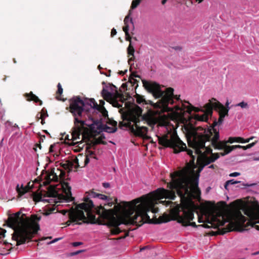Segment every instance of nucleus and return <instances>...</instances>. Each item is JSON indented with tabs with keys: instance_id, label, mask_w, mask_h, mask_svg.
Returning a JSON list of instances; mask_svg holds the SVG:
<instances>
[{
	"instance_id": "obj_52",
	"label": "nucleus",
	"mask_w": 259,
	"mask_h": 259,
	"mask_svg": "<svg viewBox=\"0 0 259 259\" xmlns=\"http://www.w3.org/2000/svg\"><path fill=\"white\" fill-rule=\"evenodd\" d=\"M240 175V173L238 172H233V173H231L229 175V176L230 177H237V176H239Z\"/></svg>"
},
{
	"instance_id": "obj_30",
	"label": "nucleus",
	"mask_w": 259,
	"mask_h": 259,
	"mask_svg": "<svg viewBox=\"0 0 259 259\" xmlns=\"http://www.w3.org/2000/svg\"><path fill=\"white\" fill-rule=\"evenodd\" d=\"M74 163H75L76 164V165L75 166L76 168L80 167L78 162V159L76 158L74 159V162L68 160V169L71 170L73 168L74 166Z\"/></svg>"
},
{
	"instance_id": "obj_53",
	"label": "nucleus",
	"mask_w": 259,
	"mask_h": 259,
	"mask_svg": "<svg viewBox=\"0 0 259 259\" xmlns=\"http://www.w3.org/2000/svg\"><path fill=\"white\" fill-rule=\"evenodd\" d=\"M82 244V242H74L72 243L73 246L76 247Z\"/></svg>"
},
{
	"instance_id": "obj_55",
	"label": "nucleus",
	"mask_w": 259,
	"mask_h": 259,
	"mask_svg": "<svg viewBox=\"0 0 259 259\" xmlns=\"http://www.w3.org/2000/svg\"><path fill=\"white\" fill-rule=\"evenodd\" d=\"M256 142H257V141H255V142H253L252 143L249 144L247 145H246V146L247 149L252 147L255 144V143Z\"/></svg>"
},
{
	"instance_id": "obj_11",
	"label": "nucleus",
	"mask_w": 259,
	"mask_h": 259,
	"mask_svg": "<svg viewBox=\"0 0 259 259\" xmlns=\"http://www.w3.org/2000/svg\"><path fill=\"white\" fill-rule=\"evenodd\" d=\"M183 213L180 214V207H176L172 208L170 211V214L172 216L173 220H177L179 223L182 224L183 226H192L196 227L197 226L195 222H190L194 219V211L191 206L189 204H186L182 208Z\"/></svg>"
},
{
	"instance_id": "obj_43",
	"label": "nucleus",
	"mask_w": 259,
	"mask_h": 259,
	"mask_svg": "<svg viewBox=\"0 0 259 259\" xmlns=\"http://www.w3.org/2000/svg\"><path fill=\"white\" fill-rule=\"evenodd\" d=\"M61 165L64 169H68V166H68V160L66 161L65 163H61Z\"/></svg>"
},
{
	"instance_id": "obj_62",
	"label": "nucleus",
	"mask_w": 259,
	"mask_h": 259,
	"mask_svg": "<svg viewBox=\"0 0 259 259\" xmlns=\"http://www.w3.org/2000/svg\"><path fill=\"white\" fill-rule=\"evenodd\" d=\"M41 114H44V118H45V117L46 116H48V114L47 113V111H46V112H44V110H42L41 112Z\"/></svg>"
},
{
	"instance_id": "obj_36",
	"label": "nucleus",
	"mask_w": 259,
	"mask_h": 259,
	"mask_svg": "<svg viewBox=\"0 0 259 259\" xmlns=\"http://www.w3.org/2000/svg\"><path fill=\"white\" fill-rule=\"evenodd\" d=\"M128 63L130 65H131V67L134 64V63H132V62H133L135 60V55L133 56H131L130 57H128ZM130 71H132V68H130Z\"/></svg>"
},
{
	"instance_id": "obj_6",
	"label": "nucleus",
	"mask_w": 259,
	"mask_h": 259,
	"mask_svg": "<svg viewBox=\"0 0 259 259\" xmlns=\"http://www.w3.org/2000/svg\"><path fill=\"white\" fill-rule=\"evenodd\" d=\"M142 109L136 105L130 109L124 115L123 120H126V122L123 121L119 122V126L129 128V130L135 136L145 138L147 133L148 128L147 127L140 125V122L143 121L144 124L151 125L152 122V116L149 113L142 115Z\"/></svg>"
},
{
	"instance_id": "obj_38",
	"label": "nucleus",
	"mask_w": 259,
	"mask_h": 259,
	"mask_svg": "<svg viewBox=\"0 0 259 259\" xmlns=\"http://www.w3.org/2000/svg\"><path fill=\"white\" fill-rule=\"evenodd\" d=\"M224 151L223 152L219 153L220 154V156L221 155L222 156H224L231 152V150L228 147H227V149L224 150Z\"/></svg>"
},
{
	"instance_id": "obj_21",
	"label": "nucleus",
	"mask_w": 259,
	"mask_h": 259,
	"mask_svg": "<svg viewBox=\"0 0 259 259\" xmlns=\"http://www.w3.org/2000/svg\"><path fill=\"white\" fill-rule=\"evenodd\" d=\"M30 183L29 182L28 184V185L25 187H24L23 185H22L20 187H19V184L17 185L16 189L18 194V197H22L24 194H25L30 189L29 185Z\"/></svg>"
},
{
	"instance_id": "obj_1",
	"label": "nucleus",
	"mask_w": 259,
	"mask_h": 259,
	"mask_svg": "<svg viewBox=\"0 0 259 259\" xmlns=\"http://www.w3.org/2000/svg\"><path fill=\"white\" fill-rule=\"evenodd\" d=\"M186 171H178L170 173L171 181L169 183H167L165 180H163L165 183H167V187L169 190L163 188H158L146 195H143L130 202L123 201L118 203L117 198L108 197L105 195L95 192L94 189L87 192L85 193L87 195L84 197L89 198L90 200H91V198H98L106 201V203L100 204L97 207L94 204V206L91 210V213L94 215H95L94 213L97 214V210L100 206L107 210L116 209V206L118 205L121 207L126 205L124 202L129 204L127 208L130 209V206H131V208L134 210V212L139 211V212L145 213V212L151 211L156 213L158 211V208L155 206V204L162 203L166 206L169 205L172 203L171 201H162L161 199L165 198L174 200L176 197V192L182 201L186 202H192L191 200L193 196L192 191L200 195V190L198 186L197 180H193L191 187L189 180L186 176Z\"/></svg>"
},
{
	"instance_id": "obj_41",
	"label": "nucleus",
	"mask_w": 259,
	"mask_h": 259,
	"mask_svg": "<svg viewBox=\"0 0 259 259\" xmlns=\"http://www.w3.org/2000/svg\"><path fill=\"white\" fill-rule=\"evenodd\" d=\"M123 30L125 33V34L129 33V25H124L123 27Z\"/></svg>"
},
{
	"instance_id": "obj_58",
	"label": "nucleus",
	"mask_w": 259,
	"mask_h": 259,
	"mask_svg": "<svg viewBox=\"0 0 259 259\" xmlns=\"http://www.w3.org/2000/svg\"><path fill=\"white\" fill-rule=\"evenodd\" d=\"M102 186L105 188H109L110 187V184L109 183H103L102 184Z\"/></svg>"
},
{
	"instance_id": "obj_3",
	"label": "nucleus",
	"mask_w": 259,
	"mask_h": 259,
	"mask_svg": "<svg viewBox=\"0 0 259 259\" xmlns=\"http://www.w3.org/2000/svg\"><path fill=\"white\" fill-rule=\"evenodd\" d=\"M243 210L249 218L246 224V218L240 210L235 211L231 218L228 219L225 218L222 212H218L212 217L211 224L214 228H218L216 234L224 235L232 231L241 232L247 230L249 226L259 230V205L256 207H246Z\"/></svg>"
},
{
	"instance_id": "obj_32",
	"label": "nucleus",
	"mask_w": 259,
	"mask_h": 259,
	"mask_svg": "<svg viewBox=\"0 0 259 259\" xmlns=\"http://www.w3.org/2000/svg\"><path fill=\"white\" fill-rule=\"evenodd\" d=\"M117 127H110L107 125H106L104 128L105 132H106L109 133H114L117 131Z\"/></svg>"
},
{
	"instance_id": "obj_2",
	"label": "nucleus",
	"mask_w": 259,
	"mask_h": 259,
	"mask_svg": "<svg viewBox=\"0 0 259 259\" xmlns=\"http://www.w3.org/2000/svg\"><path fill=\"white\" fill-rule=\"evenodd\" d=\"M124 203L126 205L121 207L118 205L116 206V209L107 210L100 206L97 210L99 217L97 219L102 222L101 225H106L110 228H113L110 230L112 235H118L125 231L119 227L121 224L136 225L140 227L144 223H150L152 222L147 212L142 213L139 212V211L134 212V209L127 208L129 204ZM130 208H132L131 206Z\"/></svg>"
},
{
	"instance_id": "obj_17",
	"label": "nucleus",
	"mask_w": 259,
	"mask_h": 259,
	"mask_svg": "<svg viewBox=\"0 0 259 259\" xmlns=\"http://www.w3.org/2000/svg\"><path fill=\"white\" fill-rule=\"evenodd\" d=\"M89 106L94 109L97 110L102 113L103 116L106 117L108 116V111L106 110L104 106L98 105L94 99L91 98L89 100Z\"/></svg>"
},
{
	"instance_id": "obj_29",
	"label": "nucleus",
	"mask_w": 259,
	"mask_h": 259,
	"mask_svg": "<svg viewBox=\"0 0 259 259\" xmlns=\"http://www.w3.org/2000/svg\"><path fill=\"white\" fill-rule=\"evenodd\" d=\"M240 183V181H235L234 179L228 180L226 182L225 185H224V187H225V189L228 190V186L229 185H235V184Z\"/></svg>"
},
{
	"instance_id": "obj_23",
	"label": "nucleus",
	"mask_w": 259,
	"mask_h": 259,
	"mask_svg": "<svg viewBox=\"0 0 259 259\" xmlns=\"http://www.w3.org/2000/svg\"><path fill=\"white\" fill-rule=\"evenodd\" d=\"M205 110L206 112H204L202 115L195 114L194 115V119L198 121H207L208 119V115H211L212 114L208 113L206 109Z\"/></svg>"
},
{
	"instance_id": "obj_7",
	"label": "nucleus",
	"mask_w": 259,
	"mask_h": 259,
	"mask_svg": "<svg viewBox=\"0 0 259 259\" xmlns=\"http://www.w3.org/2000/svg\"><path fill=\"white\" fill-rule=\"evenodd\" d=\"M84 202L77 205L75 209L69 212V219L65 224L68 226L71 223L81 225L82 223L86 224H102V222L96 219L91 210L94 206V202L88 197H84Z\"/></svg>"
},
{
	"instance_id": "obj_26",
	"label": "nucleus",
	"mask_w": 259,
	"mask_h": 259,
	"mask_svg": "<svg viewBox=\"0 0 259 259\" xmlns=\"http://www.w3.org/2000/svg\"><path fill=\"white\" fill-rule=\"evenodd\" d=\"M170 221L169 217L167 215H164L162 216H160L159 218L156 220V221L155 222V224H161L163 223H166Z\"/></svg>"
},
{
	"instance_id": "obj_33",
	"label": "nucleus",
	"mask_w": 259,
	"mask_h": 259,
	"mask_svg": "<svg viewBox=\"0 0 259 259\" xmlns=\"http://www.w3.org/2000/svg\"><path fill=\"white\" fill-rule=\"evenodd\" d=\"M141 1L140 0H133L131 9H136L140 4Z\"/></svg>"
},
{
	"instance_id": "obj_27",
	"label": "nucleus",
	"mask_w": 259,
	"mask_h": 259,
	"mask_svg": "<svg viewBox=\"0 0 259 259\" xmlns=\"http://www.w3.org/2000/svg\"><path fill=\"white\" fill-rule=\"evenodd\" d=\"M58 90L56 92V99L58 100H63L64 101V99H62L61 98V95L63 93V88H62L61 84L60 83H59L57 85Z\"/></svg>"
},
{
	"instance_id": "obj_24",
	"label": "nucleus",
	"mask_w": 259,
	"mask_h": 259,
	"mask_svg": "<svg viewBox=\"0 0 259 259\" xmlns=\"http://www.w3.org/2000/svg\"><path fill=\"white\" fill-rule=\"evenodd\" d=\"M101 94L104 99L108 102L113 98L112 94L104 88L102 90Z\"/></svg>"
},
{
	"instance_id": "obj_44",
	"label": "nucleus",
	"mask_w": 259,
	"mask_h": 259,
	"mask_svg": "<svg viewBox=\"0 0 259 259\" xmlns=\"http://www.w3.org/2000/svg\"><path fill=\"white\" fill-rule=\"evenodd\" d=\"M6 231L0 228V239L5 237Z\"/></svg>"
},
{
	"instance_id": "obj_35",
	"label": "nucleus",
	"mask_w": 259,
	"mask_h": 259,
	"mask_svg": "<svg viewBox=\"0 0 259 259\" xmlns=\"http://www.w3.org/2000/svg\"><path fill=\"white\" fill-rule=\"evenodd\" d=\"M115 97L116 98H119L122 103H123L125 100L123 95L122 94L119 93L118 92H116Z\"/></svg>"
},
{
	"instance_id": "obj_34",
	"label": "nucleus",
	"mask_w": 259,
	"mask_h": 259,
	"mask_svg": "<svg viewBox=\"0 0 259 259\" xmlns=\"http://www.w3.org/2000/svg\"><path fill=\"white\" fill-rule=\"evenodd\" d=\"M111 103L114 107L120 108L122 107V105L119 104L116 99L112 98L111 100Z\"/></svg>"
},
{
	"instance_id": "obj_51",
	"label": "nucleus",
	"mask_w": 259,
	"mask_h": 259,
	"mask_svg": "<svg viewBox=\"0 0 259 259\" xmlns=\"http://www.w3.org/2000/svg\"><path fill=\"white\" fill-rule=\"evenodd\" d=\"M89 162H90V159L88 157V155H86L85 157L84 161L83 166H85V165H87L89 163Z\"/></svg>"
},
{
	"instance_id": "obj_14",
	"label": "nucleus",
	"mask_w": 259,
	"mask_h": 259,
	"mask_svg": "<svg viewBox=\"0 0 259 259\" xmlns=\"http://www.w3.org/2000/svg\"><path fill=\"white\" fill-rule=\"evenodd\" d=\"M204 107L209 114L212 113L213 109L219 111L218 122L219 124H222L224 117L228 115V112L230 109V107L225 108L223 104L213 98L209 100V102L206 104Z\"/></svg>"
},
{
	"instance_id": "obj_25",
	"label": "nucleus",
	"mask_w": 259,
	"mask_h": 259,
	"mask_svg": "<svg viewBox=\"0 0 259 259\" xmlns=\"http://www.w3.org/2000/svg\"><path fill=\"white\" fill-rule=\"evenodd\" d=\"M136 101L138 104L143 103V104H150L151 105L153 104L152 101H146L143 96L139 95H136Z\"/></svg>"
},
{
	"instance_id": "obj_59",
	"label": "nucleus",
	"mask_w": 259,
	"mask_h": 259,
	"mask_svg": "<svg viewBox=\"0 0 259 259\" xmlns=\"http://www.w3.org/2000/svg\"><path fill=\"white\" fill-rule=\"evenodd\" d=\"M55 147V145H51L49 148V153H53L54 150L53 148Z\"/></svg>"
},
{
	"instance_id": "obj_46",
	"label": "nucleus",
	"mask_w": 259,
	"mask_h": 259,
	"mask_svg": "<svg viewBox=\"0 0 259 259\" xmlns=\"http://www.w3.org/2000/svg\"><path fill=\"white\" fill-rule=\"evenodd\" d=\"M236 137H230L228 141H226V142H227V144L229 143H233L235 142H236Z\"/></svg>"
},
{
	"instance_id": "obj_28",
	"label": "nucleus",
	"mask_w": 259,
	"mask_h": 259,
	"mask_svg": "<svg viewBox=\"0 0 259 259\" xmlns=\"http://www.w3.org/2000/svg\"><path fill=\"white\" fill-rule=\"evenodd\" d=\"M135 50L132 44H130L127 48V57H130L131 56L134 55Z\"/></svg>"
},
{
	"instance_id": "obj_10",
	"label": "nucleus",
	"mask_w": 259,
	"mask_h": 259,
	"mask_svg": "<svg viewBox=\"0 0 259 259\" xmlns=\"http://www.w3.org/2000/svg\"><path fill=\"white\" fill-rule=\"evenodd\" d=\"M158 140L159 144L162 146L172 148L175 153L186 151L191 157L190 163L195 165V155H193V151L187 148L186 144L180 140L176 132L169 131L162 136H158Z\"/></svg>"
},
{
	"instance_id": "obj_19",
	"label": "nucleus",
	"mask_w": 259,
	"mask_h": 259,
	"mask_svg": "<svg viewBox=\"0 0 259 259\" xmlns=\"http://www.w3.org/2000/svg\"><path fill=\"white\" fill-rule=\"evenodd\" d=\"M62 188L63 189V192L66 195V198L67 200H71L73 199L72 197L71 192V187L69 186V184L67 182H63L62 184Z\"/></svg>"
},
{
	"instance_id": "obj_13",
	"label": "nucleus",
	"mask_w": 259,
	"mask_h": 259,
	"mask_svg": "<svg viewBox=\"0 0 259 259\" xmlns=\"http://www.w3.org/2000/svg\"><path fill=\"white\" fill-rule=\"evenodd\" d=\"M204 107L209 114L212 113L213 109L219 111L218 122L219 124H222L224 117L228 115V112L230 109V107L225 108L223 104L213 98L209 100V102L206 104Z\"/></svg>"
},
{
	"instance_id": "obj_5",
	"label": "nucleus",
	"mask_w": 259,
	"mask_h": 259,
	"mask_svg": "<svg viewBox=\"0 0 259 259\" xmlns=\"http://www.w3.org/2000/svg\"><path fill=\"white\" fill-rule=\"evenodd\" d=\"M142 82L143 87L149 93L152 94L155 98H160L158 103L159 108L169 110L170 108L168 106L169 104L173 105L175 99L178 101H181V105H177L175 106V109L182 117L184 116L186 112L190 114L192 111L195 112L201 111L199 108L193 106L188 102H184L189 104L186 105L184 102L181 100L180 95H174V89L171 87L167 88L163 91L161 89L160 85L155 82L142 80ZM201 111H204L203 110Z\"/></svg>"
},
{
	"instance_id": "obj_4",
	"label": "nucleus",
	"mask_w": 259,
	"mask_h": 259,
	"mask_svg": "<svg viewBox=\"0 0 259 259\" xmlns=\"http://www.w3.org/2000/svg\"><path fill=\"white\" fill-rule=\"evenodd\" d=\"M40 219L41 217L37 214H32L29 218L24 214L21 215L20 212L8 217L6 222L9 227L14 230L12 239L16 241L17 246L31 240L40 229L37 222Z\"/></svg>"
},
{
	"instance_id": "obj_50",
	"label": "nucleus",
	"mask_w": 259,
	"mask_h": 259,
	"mask_svg": "<svg viewBox=\"0 0 259 259\" xmlns=\"http://www.w3.org/2000/svg\"><path fill=\"white\" fill-rule=\"evenodd\" d=\"M84 251V250H78V251H76L75 252H73L71 253V255H72V256L76 255H77L79 253H80L81 252H83Z\"/></svg>"
},
{
	"instance_id": "obj_39",
	"label": "nucleus",
	"mask_w": 259,
	"mask_h": 259,
	"mask_svg": "<svg viewBox=\"0 0 259 259\" xmlns=\"http://www.w3.org/2000/svg\"><path fill=\"white\" fill-rule=\"evenodd\" d=\"M55 210V209H50L48 210H46L42 213L43 215L45 216H47L51 214L53 211Z\"/></svg>"
},
{
	"instance_id": "obj_8",
	"label": "nucleus",
	"mask_w": 259,
	"mask_h": 259,
	"mask_svg": "<svg viewBox=\"0 0 259 259\" xmlns=\"http://www.w3.org/2000/svg\"><path fill=\"white\" fill-rule=\"evenodd\" d=\"M193 136L194 137V145L196 148V151L200 153V148L205 149V151L207 153H211L212 150L211 147L205 146L206 142H210L211 145L215 149L225 150L227 147H229L227 145L226 141H219L220 134L219 131L214 129H208L205 131L204 134H200L197 132L193 133Z\"/></svg>"
},
{
	"instance_id": "obj_15",
	"label": "nucleus",
	"mask_w": 259,
	"mask_h": 259,
	"mask_svg": "<svg viewBox=\"0 0 259 259\" xmlns=\"http://www.w3.org/2000/svg\"><path fill=\"white\" fill-rule=\"evenodd\" d=\"M58 194V192L56 190L55 187H53L52 186H50L48 189V191L47 192V196H44V198L42 197V194L41 193H33V200L35 202H39L40 201H47V200L45 199L44 198L46 197H55Z\"/></svg>"
},
{
	"instance_id": "obj_20",
	"label": "nucleus",
	"mask_w": 259,
	"mask_h": 259,
	"mask_svg": "<svg viewBox=\"0 0 259 259\" xmlns=\"http://www.w3.org/2000/svg\"><path fill=\"white\" fill-rule=\"evenodd\" d=\"M24 97L26 99L27 101H33L35 103H39V105L42 104V102L41 101L37 96L33 94L32 92L29 93H25L24 95Z\"/></svg>"
},
{
	"instance_id": "obj_22",
	"label": "nucleus",
	"mask_w": 259,
	"mask_h": 259,
	"mask_svg": "<svg viewBox=\"0 0 259 259\" xmlns=\"http://www.w3.org/2000/svg\"><path fill=\"white\" fill-rule=\"evenodd\" d=\"M134 77L140 78V76L139 75L135 74L134 72H132L131 76H130L129 77V80L127 82V83L130 84L132 87H134L135 85V89H136L138 87V81L136 79L134 78Z\"/></svg>"
},
{
	"instance_id": "obj_64",
	"label": "nucleus",
	"mask_w": 259,
	"mask_h": 259,
	"mask_svg": "<svg viewBox=\"0 0 259 259\" xmlns=\"http://www.w3.org/2000/svg\"><path fill=\"white\" fill-rule=\"evenodd\" d=\"M40 136V142H41V141H43L44 139H45L46 137L45 135H43V136H41V135H39Z\"/></svg>"
},
{
	"instance_id": "obj_40",
	"label": "nucleus",
	"mask_w": 259,
	"mask_h": 259,
	"mask_svg": "<svg viewBox=\"0 0 259 259\" xmlns=\"http://www.w3.org/2000/svg\"><path fill=\"white\" fill-rule=\"evenodd\" d=\"M242 147L241 145H233V146H229V148L231 150V152L233 150L237 149V148H241Z\"/></svg>"
},
{
	"instance_id": "obj_60",
	"label": "nucleus",
	"mask_w": 259,
	"mask_h": 259,
	"mask_svg": "<svg viewBox=\"0 0 259 259\" xmlns=\"http://www.w3.org/2000/svg\"><path fill=\"white\" fill-rule=\"evenodd\" d=\"M40 118L41 119V123L42 124H44L45 123V118H44V114H40Z\"/></svg>"
},
{
	"instance_id": "obj_31",
	"label": "nucleus",
	"mask_w": 259,
	"mask_h": 259,
	"mask_svg": "<svg viewBox=\"0 0 259 259\" xmlns=\"http://www.w3.org/2000/svg\"><path fill=\"white\" fill-rule=\"evenodd\" d=\"M130 15H131V11H130V12H129V14L125 16L124 19V25H128V22L129 21H130V22L133 25V29L134 28V23H133V19L132 18H130Z\"/></svg>"
},
{
	"instance_id": "obj_57",
	"label": "nucleus",
	"mask_w": 259,
	"mask_h": 259,
	"mask_svg": "<svg viewBox=\"0 0 259 259\" xmlns=\"http://www.w3.org/2000/svg\"><path fill=\"white\" fill-rule=\"evenodd\" d=\"M125 234H124V236L119 237L118 239H124L125 237H126L129 236V231H125Z\"/></svg>"
},
{
	"instance_id": "obj_42",
	"label": "nucleus",
	"mask_w": 259,
	"mask_h": 259,
	"mask_svg": "<svg viewBox=\"0 0 259 259\" xmlns=\"http://www.w3.org/2000/svg\"><path fill=\"white\" fill-rule=\"evenodd\" d=\"M72 209H73V208H72L69 210H67V209H63V210H61L59 212L63 215H66V213H68V215H69V212H70L72 210Z\"/></svg>"
},
{
	"instance_id": "obj_12",
	"label": "nucleus",
	"mask_w": 259,
	"mask_h": 259,
	"mask_svg": "<svg viewBox=\"0 0 259 259\" xmlns=\"http://www.w3.org/2000/svg\"><path fill=\"white\" fill-rule=\"evenodd\" d=\"M188 145L190 147L192 148L194 150L195 155L197 156V164L198 165V170L200 172L204 168V167L210 163L214 162L220 157L219 153H207L205 151V149L199 148L200 153H198L196 151V147L194 145V137L193 136L192 141H188Z\"/></svg>"
},
{
	"instance_id": "obj_45",
	"label": "nucleus",
	"mask_w": 259,
	"mask_h": 259,
	"mask_svg": "<svg viewBox=\"0 0 259 259\" xmlns=\"http://www.w3.org/2000/svg\"><path fill=\"white\" fill-rule=\"evenodd\" d=\"M95 144H103L104 145H105V144H106V142L103 141L102 140V138L100 137L98 139H97V140H96V141L95 142Z\"/></svg>"
},
{
	"instance_id": "obj_61",
	"label": "nucleus",
	"mask_w": 259,
	"mask_h": 259,
	"mask_svg": "<svg viewBox=\"0 0 259 259\" xmlns=\"http://www.w3.org/2000/svg\"><path fill=\"white\" fill-rule=\"evenodd\" d=\"M88 154L87 155H88V157L90 156H92V155H94L95 153H94V152L93 151H88Z\"/></svg>"
},
{
	"instance_id": "obj_54",
	"label": "nucleus",
	"mask_w": 259,
	"mask_h": 259,
	"mask_svg": "<svg viewBox=\"0 0 259 259\" xmlns=\"http://www.w3.org/2000/svg\"><path fill=\"white\" fill-rule=\"evenodd\" d=\"M117 33L116 30L115 28H113L111 32V36L113 37Z\"/></svg>"
},
{
	"instance_id": "obj_16",
	"label": "nucleus",
	"mask_w": 259,
	"mask_h": 259,
	"mask_svg": "<svg viewBox=\"0 0 259 259\" xmlns=\"http://www.w3.org/2000/svg\"><path fill=\"white\" fill-rule=\"evenodd\" d=\"M88 128L87 130H84L82 131L81 134L79 137V138H77L75 140H73L72 138V133H71V140H72V142L70 144V145L75 146L76 145V147H78V150H75V151H80L83 149L84 144L83 142H82V140L84 138L85 134L88 132Z\"/></svg>"
},
{
	"instance_id": "obj_9",
	"label": "nucleus",
	"mask_w": 259,
	"mask_h": 259,
	"mask_svg": "<svg viewBox=\"0 0 259 259\" xmlns=\"http://www.w3.org/2000/svg\"><path fill=\"white\" fill-rule=\"evenodd\" d=\"M89 100L84 101L81 99L79 96H74L69 100V111L74 116V127L72 128V138L73 140L79 138L82 131L87 130L85 121L80 119L82 112L85 109L87 105H89Z\"/></svg>"
},
{
	"instance_id": "obj_18",
	"label": "nucleus",
	"mask_w": 259,
	"mask_h": 259,
	"mask_svg": "<svg viewBox=\"0 0 259 259\" xmlns=\"http://www.w3.org/2000/svg\"><path fill=\"white\" fill-rule=\"evenodd\" d=\"M45 181L42 182L45 186L48 185L52 181L58 182L59 178V176L54 172V170H52L50 173L47 174L45 177Z\"/></svg>"
},
{
	"instance_id": "obj_63",
	"label": "nucleus",
	"mask_w": 259,
	"mask_h": 259,
	"mask_svg": "<svg viewBox=\"0 0 259 259\" xmlns=\"http://www.w3.org/2000/svg\"><path fill=\"white\" fill-rule=\"evenodd\" d=\"M127 70H125L124 71H120L119 72V74L121 75H124L126 72H127Z\"/></svg>"
},
{
	"instance_id": "obj_37",
	"label": "nucleus",
	"mask_w": 259,
	"mask_h": 259,
	"mask_svg": "<svg viewBox=\"0 0 259 259\" xmlns=\"http://www.w3.org/2000/svg\"><path fill=\"white\" fill-rule=\"evenodd\" d=\"M236 106H240L242 108H248V104L244 101H242L238 104H237Z\"/></svg>"
},
{
	"instance_id": "obj_48",
	"label": "nucleus",
	"mask_w": 259,
	"mask_h": 259,
	"mask_svg": "<svg viewBox=\"0 0 259 259\" xmlns=\"http://www.w3.org/2000/svg\"><path fill=\"white\" fill-rule=\"evenodd\" d=\"M108 123L111 124L113 127H117V122L114 120H110Z\"/></svg>"
},
{
	"instance_id": "obj_47",
	"label": "nucleus",
	"mask_w": 259,
	"mask_h": 259,
	"mask_svg": "<svg viewBox=\"0 0 259 259\" xmlns=\"http://www.w3.org/2000/svg\"><path fill=\"white\" fill-rule=\"evenodd\" d=\"M132 37L131 36L130 33L125 34V40L126 41H128L130 42V44H132Z\"/></svg>"
},
{
	"instance_id": "obj_56",
	"label": "nucleus",
	"mask_w": 259,
	"mask_h": 259,
	"mask_svg": "<svg viewBox=\"0 0 259 259\" xmlns=\"http://www.w3.org/2000/svg\"><path fill=\"white\" fill-rule=\"evenodd\" d=\"M219 124V122H218V121H217L216 120H215L213 123H212V128L211 129H214V130H217L216 128H214V127L215 126H217V125Z\"/></svg>"
},
{
	"instance_id": "obj_49",
	"label": "nucleus",
	"mask_w": 259,
	"mask_h": 259,
	"mask_svg": "<svg viewBox=\"0 0 259 259\" xmlns=\"http://www.w3.org/2000/svg\"><path fill=\"white\" fill-rule=\"evenodd\" d=\"M235 141H236V142L241 143H244V139L241 137H236Z\"/></svg>"
}]
</instances>
